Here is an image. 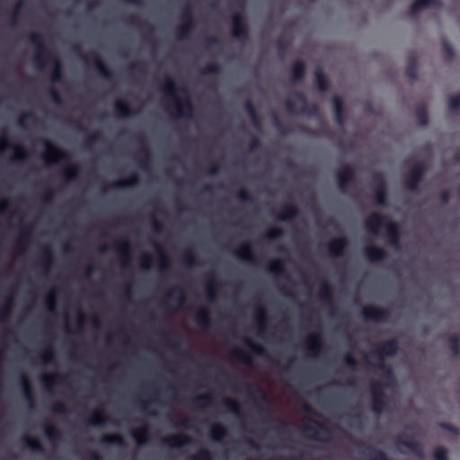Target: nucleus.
Instances as JSON below:
<instances>
[{
    "label": "nucleus",
    "mask_w": 460,
    "mask_h": 460,
    "mask_svg": "<svg viewBox=\"0 0 460 460\" xmlns=\"http://www.w3.org/2000/svg\"><path fill=\"white\" fill-rule=\"evenodd\" d=\"M221 73V66L217 62L208 63L201 70L202 75H218Z\"/></svg>",
    "instance_id": "e2e57ef3"
},
{
    "label": "nucleus",
    "mask_w": 460,
    "mask_h": 460,
    "mask_svg": "<svg viewBox=\"0 0 460 460\" xmlns=\"http://www.w3.org/2000/svg\"><path fill=\"white\" fill-rule=\"evenodd\" d=\"M6 148H13L14 150L13 157V161L24 162L28 157V152L22 146H14L5 136H3L0 137V154H2Z\"/></svg>",
    "instance_id": "2eb2a0df"
},
{
    "label": "nucleus",
    "mask_w": 460,
    "mask_h": 460,
    "mask_svg": "<svg viewBox=\"0 0 460 460\" xmlns=\"http://www.w3.org/2000/svg\"><path fill=\"white\" fill-rule=\"evenodd\" d=\"M41 261H42V267L45 270L49 269L50 265L54 262V252L50 246H44L41 249Z\"/></svg>",
    "instance_id": "37998d69"
},
{
    "label": "nucleus",
    "mask_w": 460,
    "mask_h": 460,
    "mask_svg": "<svg viewBox=\"0 0 460 460\" xmlns=\"http://www.w3.org/2000/svg\"><path fill=\"white\" fill-rule=\"evenodd\" d=\"M93 59V66L102 77L109 81H113L114 73L107 66V65L94 53Z\"/></svg>",
    "instance_id": "c85d7f7f"
},
{
    "label": "nucleus",
    "mask_w": 460,
    "mask_h": 460,
    "mask_svg": "<svg viewBox=\"0 0 460 460\" xmlns=\"http://www.w3.org/2000/svg\"><path fill=\"white\" fill-rule=\"evenodd\" d=\"M332 103L335 121L339 126L343 127L346 121V111L343 100L340 96H334Z\"/></svg>",
    "instance_id": "393cba45"
},
{
    "label": "nucleus",
    "mask_w": 460,
    "mask_h": 460,
    "mask_svg": "<svg viewBox=\"0 0 460 460\" xmlns=\"http://www.w3.org/2000/svg\"><path fill=\"white\" fill-rule=\"evenodd\" d=\"M28 40L36 48L37 52L33 60L37 66L41 69L49 64L53 68L50 75L51 82H61L63 78L62 63L58 57L49 51L43 35L39 32H31L28 35Z\"/></svg>",
    "instance_id": "f257e3e1"
},
{
    "label": "nucleus",
    "mask_w": 460,
    "mask_h": 460,
    "mask_svg": "<svg viewBox=\"0 0 460 460\" xmlns=\"http://www.w3.org/2000/svg\"><path fill=\"white\" fill-rule=\"evenodd\" d=\"M397 447H404L408 448L413 455L419 458H423V447L421 444L413 438H407L405 435H399L395 438Z\"/></svg>",
    "instance_id": "4468645a"
},
{
    "label": "nucleus",
    "mask_w": 460,
    "mask_h": 460,
    "mask_svg": "<svg viewBox=\"0 0 460 460\" xmlns=\"http://www.w3.org/2000/svg\"><path fill=\"white\" fill-rule=\"evenodd\" d=\"M364 253L371 262H381L387 257L386 251L383 247L376 245L367 246L364 249Z\"/></svg>",
    "instance_id": "b1692460"
},
{
    "label": "nucleus",
    "mask_w": 460,
    "mask_h": 460,
    "mask_svg": "<svg viewBox=\"0 0 460 460\" xmlns=\"http://www.w3.org/2000/svg\"><path fill=\"white\" fill-rule=\"evenodd\" d=\"M214 402V396L212 394H205L199 395L193 401V406L197 409H202L206 407H209Z\"/></svg>",
    "instance_id": "ea45409f"
},
{
    "label": "nucleus",
    "mask_w": 460,
    "mask_h": 460,
    "mask_svg": "<svg viewBox=\"0 0 460 460\" xmlns=\"http://www.w3.org/2000/svg\"><path fill=\"white\" fill-rule=\"evenodd\" d=\"M339 189L345 192L349 186L356 181L355 168L349 164H343L336 172Z\"/></svg>",
    "instance_id": "1a4fd4ad"
},
{
    "label": "nucleus",
    "mask_w": 460,
    "mask_h": 460,
    "mask_svg": "<svg viewBox=\"0 0 460 460\" xmlns=\"http://www.w3.org/2000/svg\"><path fill=\"white\" fill-rule=\"evenodd\" d=\"M21 387L25 400L30 406L32 407L34 402L32 385L30 379L25 375H22L21 377Z\"/></svg>",
    "instance_id": "473e14b6"
},
{
    "label": "nucleus",
    "mask_w": 460,
    "mask_h": 460,
    "mask_svg": "<svg viewBox=\"0 0 460 460\" xmlns=\"http://www.w3.org/2000/svg\"><path fill=\"white\" fill-rule=\"evenodd\" d=\"M306 67L302 60H296L291 66V83L302 82L305 76Z\"/></svg>",
    "instance_id": "7c9ffc66"
},
{
    "label": "nucleus",
    "mask_w": 460,
    "mask_h": 460,
    "mask_svg": "<svg viewBox=\"0 0 460 460\" xmlns=\"http://www.w3.org/2000/svg\"><path fill=\"white\" fill-rule=\"evenodd\" d=\"M232 354L239 362L248 366L252 365V358L247 352L236 348L233 350Z\"/></svg>",
    "instance_id": "5fc2aeb1"
},
{
    "label": "nucleus",
    "mask_w": 460,
    "mask_h": 460,
    "mask_svg": "<svg viewBox=\"0 0 460 460\" xmlns=\"http://www.w3.org/2000/svg\"><path fill=\"white\" fill-rule=\"evenodd\" d=\"M61 379L62 376L59 374H51L42 376L40 381L45 390L50 391L52 386Z\"/></svg>",
    "instance_id": "8fccbe9b"
},
{
    "label": "nucleus",
    "mask_w": 460,
    "mask_h": 460,
    "mask_svg": "<svg viewBox=\"0 0 460 460\" xmlns=\"http://www.w3.org/2000/svg\"><path fill=\"white\" fill-rule=\"evenodd\" d=\"M41 142L47 148V153L43 155L46 163L50 164L65 162L67 160L68 157L66 152L59 148L57 145L47 139H42Z\"/></svg>",
    "instance_id": "9d476101"
},
{
    "label": "nucleus",
    "mask_w": 460,
    "mask_h": 460,
    "mask_svg": "<svg viewBox=\"0 0 460 460\" xmlns=\"http://www.w3.org/2000/svg\"><path fill=\"white\" fill-rule=\"evenodd\" d=\"M448 109L451 112L457 113L460 111V93L452 95L448 100Z\"/></svg>",
    "instance_id": "774afa93"
},
{
    "label": "nucleus",
    "mask_w": 460,
    "mask_h": 460,
    "mask_svg": "<svg viewBox=\"0 0 460 460\" xmlns=\"http://www.w3.org/2000/svg\"><path fill=\"white\" fill-rule=\"evenodd\" d=\"M322 348V336L318 332L312 333L308 337L307 349L313 353H317Z\"/></svg>",
    "instance_id": "c03bdc74"
},
{
    "label": "nucleus",
    "mask_w": 460,
    "mask_h": 460,
    "mask_svg": "<svg viewBox=\"0 0 460 460\" xmlns=\"http://www.w3.org/2000/svg\"><path fill=\"white\" fill-rule=\"evenodd\" d=\"M140 178L137 173H133L128 179L127 180H119L111 184V188L114 189H123V188H128L136 186L139 183Z\"/></svg>",
    "instance_id": "4c0bfd02"
},
{
    "label": "nucleus",
    "mask_w": 460,
    "mask_h": 460,
    "mask_svg": "<svg viewBox=\"0 0 460 460\" xmlns=\"http://www.w3.org/2000/svg\"><path fill=\"white\" fill-rule=\"evenodd\" d=\"M154 246H155V249L156 255L158 257L160 270L163 271V272L164 271H168L170 270V267H171L170 259L165 254V252L164 251V248L160 244L155 243Z\"/></svg>",
    "instance_id": "f704fd0d"
},
{
    "label": "nucleus",
    "mask_w": 460,
    "mask_h": 460,
    "mask_svg": "<svg viewBox=\"0 0 460 460\" xmlns=\"http://www.w3.org/2000/svg\"><path fill=\"white\" fill-rule=\"evenodd\" d=\"M22 442L28 448L37 451V452H43L44 447L42 443L35 438H32L31 436H24L22 437Z\"/></svg>",
    "instance_id": "de8ad7c7"
},
{
    "label": "nucleus",
    "mask_w": 460,
    "mask_h": 460,
    "mask_svg": "<svg viewBox=\"0 0 460 460\" xmlns=\"http://www.w3.org/2000/svg\"><path fill=\"white\" fill-rule=\"evenodd\" d=\"M117 114L120 117L129 118L133 116L134 111L129 107L128 103L125 101H117L114 104Z\"/></svg>",
    "instance_id": "79ce46f5"
},
{
    "label": "nucleus",
    "mask_w": 460,
    "mask_h": 460,
    "mask_svg": "<svg viewBox=\"0 0 460 460\" xmlns=\"http://www.w3.org/2000/svg\"><path fill=\"white\" fill-rule=\"evenodd\" d=\"M267 312L263 305H258L255 306V321L258 326V333L261 334L264 332L267 324Z\"/></svg>",
    "instance_id": "72a5a7b5"
},
{
    "label": "nucleus",
    "mask_w": 460,
    "mask_h": 460,
    "mask_svg": "<svg viewBox=\"0 0 460 460\" xmlns=\"http://www.w3.org/2000/svg\"><path fill=\"white\" fill-rule=\"evenodd\" d=\"M161 89L172 99L176 117H185L190 119L193 116L194 109L189 95L186 94L182 99L178 98L176 94L177 88L175 83L169 75H165L164 79L161 84ZM182 92L187 93L186 89H182Z\"/></svg>",
    "instance_id": "f03ea898"
},
{
    "label": "nucleus",
    "mask_w": 460,
    "mask_h": 460,
    "mask_svg": "<svg viewBox=\"0 0 460 460\" xmlns=\"http://www.w3.org/2000/svg\"><path fill=\"white\" fill-rule=\"evenodd\" d=\"M244 109L246 113L248 114L252 125L255 128H259L261 126V118L256 111V108L251 100H247L244 104Z\"/></svg>",
    "instance_id": "e433bc0d"
},
{
    "label": "nucleus",
    "mask_w": 460,
    "mask_h": 460,
    "mask_svg": "<svg viewBox=\"0 0 460 460\" xmlns=\"http://www.w3.org/2000/svg\"><path fill=\"white\" fill-rule=\"evenodd\" d=\"M107 420V418L101 411H95L91 418L88 419V423L93 426H102Z\"/></svg>",
    "instance_id": "0e129e2a"
},
{
    "label": "nucleus",
    "mask_w": 460,
    "mask_h": 460,
    "mask_svg": "<svg viewBox=\"0 0 460 460\" xmlns=\"http://www.w3.org/2000/svg\"><path fill=\"white\" fill-rule=\"evenodd\" d=\"M384 388L383 383L373 381L370 384L372 410L377 414L382 413L387 407V396Z\"/></svg>",
    "instance_id": "423d86ee"
},
{
    "label": "nucleus",
    "mask_w": 460,
    "mask_h": 460,
    "mask_svg": "<svg viewBox=\"0 0 460 460\" xmlns=\"http://www.w3.org/2000/svg\"><path fill=\"white\" fill-rule=\"evenodd\" d=\"M170 301H175L178 306L186 302L185 291L181 287L172 288L165 295L164 302L168 304Z\"/></svg>",
    "instance_id": "bb28decb"
},
{
    "label": "nucleus",
    "mask_w": 460,
    "mask_h": 460,
    "mask_svg": "<svg viewBox=\"0 0 460 460\" xmlns=\"http://www.w3.org/2000/svg\"><path fill=\"white\" fill-rule=\"evenodd\" d=\"M31 239V227L24 226L22 227L20 237L18 239V246L22 251L29 244Z\"/></svg>",
    "instance_id": "864d4df0"
},
{
    "label": "nucleus",
    "mask_w": 460,
    "mask_h": 460,
    "mask_svg": "<svg viewBox=\"0 0 460 460\" xmlns=\"http://www.w3.org/2000/svg\"><path fill=\"white\" fill-rule=\"evenodd\" d=\"M40 360L44 364L51 363L55 359V350L52 346H49L45 349L44 352L40 355Z\"/></svg>",
    "instance_id": "338daca9"
},
{
    "label": "nucleus",
    "mask_w": 460,
    "mask_h": 460,
    "mask_svg": "<svg viewBox=\"0 0 460 460\" xmlns=\"http://www.w3.org/2000/svg\"><path fill=\"white\" fill-rule=\"evenodd\" d=\"M195 323L203 330L207 331L211 326V319L208 310L202 306L196 310L194 314Z\"/></svg>",
    "instance_id": "cd10ccee"
},
{
    "label": "nucleus",
    "mask_w": 460,
    "mask_h": 460,
    "mask_svg": "<svg viewBox=\"0 0 460 460\" xmlns=\"http://www.w3.org/2000/svg\"><path fill=\"white\" fill-rule=\"evenodd\" d=\"M299 216V209L294 203L283 205L279 211L276 213V217L281 221H289Z\"/></svg>",
    "instance_id": "5701e85b"
},
{
    "label": "nucleus",
    "mask_w": 460,
    "mask_h": 460,
    "mask_svg": "<svg viewBox=\"0 0 460 460\" xmlns=\"http://www.w3.org/2000/svg\"><path fill=\"white\" fill-rule=\"evenodd\" d=\"M63 177L66 181H75L79 174V167L76 164H72L62 172Z\"/></svg>",
    "instance_id": "4d7b16f0"
},
{
    "label": "nucleus",
    "mask_w": 460,
    "mask_h": 460,
    "mask_svg": "<svg viewBox=\"0 0 460 460\" xmlns=\"http://www.w3.org/2000/svg\"><path fill=\"white\" fill-rule=\"evenodd\" d=\"M399 350V341L397 339H390L383 342L376 350L371 351L368 355H366V358L368 356L374 357L377 359V362L385 361V357H393L397 354Z\"/></svg>",
    "instance_id": "0eeeda50"
},
{
    "label": "nucleus",
    "mask_w": 460,
    "mask_h": 460,
    "mask_svg": "<svg viewBox=\"0 0 460 460\" xmlns=\"http://www.w3.org/2000/svg\"><path fill=\"white\" fill-rule=\"evenodd\" d=\"M362 315L367 321L386 322L390 318V311L377 305L363 307Z\"/></svg>",
    "instance_id": "9b49d317"
},
{
    "label": "nucleus",
    "mask_w": 460,
    "mask_h": 460,
    "mask_svg": "<svg viewBox=\"0 0 460 460\" xmlns=\"http://www.w3.org/2000/svg\"><path fill=\"white\" fill-rule=\"evenodd\" d=\"M147 434H148V429H147V426H146V425L143 426L142 428H140L138 430H135L132 432V436L137 440V442L139 446L146 443V441L147 440Z\"/></svg>",
    "instance_id": "052dcab7"
},
{
    "label": "nucleus",
    "mask_w": 460,
    "mask_h": 460,
    "mask_svg": "<svg viewBox=\"0 0 460 460\" xmlns=\"http://www.w3.org/2000/svg\"><path fill=\"white\" fill-rule=\"evenodd\" d=\"M361 455L365 460H392L384 451L372 446H366Z\"/></svg>",
    "instance_id": "c756f323"
},
{
    "label": "nucleus",
    "mask_w": 460,
    "mask_h": 460,
    "mask_svg": "<svg viewBox=\"0 0 460 460\" xmlns=\"http://www.w3.org/2000/svg\"><path fill=\"white\" fill-rule=\"evenodd\" d=\"M135 139L140 144L139 153L142 155L139 162L140 166L142 168L147 169L150 162V151L146 146V137L143 134H137L135 136Z\"/></svg>",
    "instance_id": "a878e982"
},
{
    "label": "nucleus",
    "mask_w": 460,
    "mask_h": 460,
    "mask_svg": "<svg viewBox=\"0 0 460 460\" xmlns=\"http://www.w3.org/2000/svg\"><path fill=\"white\" fill-rule=\"evenodd\" d=\"M222 403L228 411L232 412L235 416H237V417L243 416V412H242L240 404L236 401L230 399V398H225L222 401Z\"/></svg>",
    "instance_id": "09e8293b"
},
{
    "label": "nucleus",
    "mask_w": 460,
    "mask_h": 460,
    "mask_svg": "<svg viewBox=\"0 0 460 460\" xmlns=\"http://www.w3.org/2000/svg\"><path fill=\"white\" fill-rule=\"evenodd\" d=\"M319 296L321 301L328 307L331 313L334 314L335 305L332 296V289L327 280H323L320 286Z\"/></svg>",
    "instance_id": "6ab92c4d"
},
{
    "label": "nucleus",
    "mask_w": 460,
    "mask_h": 460,
    "mask_svg": "<svg viewBox=\"0 0 460 460\" xmlns=\"http://www.w3.org/2000/svg\"><path fill=\"white\" fill-rule=\"evenodd\" d=\"M426 171L427 164L424 161L416 162L403 181L404 188L410 191L417 192Z\"/></svg>",
    "instance_id": "20e7f679"
},
{
    "label": "nucleus",
    "mask_w": 460,
    "mask_h": 460,
    "mask_svg": "<svg viewBox=\"0 0 460 460\" xmlns=\"http://www.w3.org/2000/svg\"><path fill=\"white\" fill-rule=\"evenodd\" d=\"M314 81L316 87L320 92L324 93L330 87V83L327 76L320 68L314 71Z\"/></svg>",
    "instance_id": "c9c22d12"
},
{
    "label": "nucleus",
    "mask_w": 460,
    "mask_h": 460,
    "mask_svg": "<svg viewBox=\"0 0 460 460\" xmlns=\"http://www.w3.org/2000/svg\"><path fill=\"white\" fill-rule=\"evenodd\" d=\"M194 25L182 23L176 30V36L179 40H185L191 33Z\"/></svg>",
    "instance_id": "680f3d73"
},
{
    "label": "nucleus",
    "mask_w": 460,
    "mask_h": 460,
    "mask_svg": "<svg viewBox=\"0 0 460 460\" xmlns=\"http://www.w3.org/2000/svg\"><path fill=\"white\" fill-rule=\"evenodd\" d=\"M442 50L447 61H452L455 58V49L450 42L446 39H443L442 40Z\"/></svg>",
    "instance_id": "bf43d9fd"
},
{
    "label": "nucleus",
    "mask_w": 460,
    "mask_h": 460,
    "mask_svg": "<svg viewBox=\"0 0 460 460\" xmlns=\"http://www.w3.org/2000/svg\"><path fill=\"white\" fill-rule=\"evenodd\" d=\"M181 20L183 21V23H189V24L194 25L195 19H194L191 6L190 4H186L184 6L182 13H181Z\"/></svg>",
    "instance_id": "69168bd1"
},
{
    "label": "nucleus",
    "mask_w": 460,
    "mask_h": 460,
    "mask_svg": "<svg viewBox=\"0 0 460 460\" xmlns=\"http://www.w3.org/2000/svg\"><path fill=\"white\" fill-rule=\"evenodd\" d=\"M235 255L243 260L251 262L255 261V255L252 244L250 242H245L234 252Z\"/></svg>",
    "instance_id": "2f4dec72"
},
{
    "label": "nucleus",
    "mask_w": 460,
    "mask_h": 460,
    "mask_svg": "<svg viewBox=\"0 0 460 460\" xmlns=\"http://www.w3.org/2000/svg\"><path fill=\"white\" fill-rule=\"evenodd\" d=\"M267 270L270 272H271L275 275H278V276L286 274L285 263H284V261L281 259H276V260L270 261L267 266Z\"/></svg>",
    "instance_id": "49530a36"
},
{
    "label": "nucleus",
    "mask_w": 460,
    "mask_h": 460,
    "mask_svg": "<svg viewBox=\"0 0 460 460\" xmlns=\"http://www.w3.org/2000/svg\"><path fill=\"white\" fill-rule=\"evenodd\" d=\"M114 247L120 255L121 265L127 268L131 260V243L128 239H122L114 243Z\"/></svg>",
    "instance_id": "a211bd4d"
},
{
    "label": "nucleus",
    "mask_w": 460,
    "mask_h": 460,
    "mask_svg": "<svg viewBox=\"0 0 460 460\" xmlns=\"http://www.w3.org/2000/svg\"><path fill=\"white\" fill-rule=\"evenodd\" d=\"M44 433L53 442L58 440L61 437L59 429L54 425H46L44 427Z\"/></svg>",
    "instance_id": "13d9d810"
},
{
    "label": "nucleus",
    "mask_w": 460,
    "mask_h": 460,
    "mask_svg": "<svg viewBox=\"0 0 460 460\" xmlns=\"http://www.w3.org/2000/svg\"><path fill=\"white\" fill-rule=\"evenodd\" d=\"M375 367L382 371V377L385 381L383 385L384 387H394L396 385V376L393 368L385 364V361L376 362Z\"/></svg>",
    "instance_id": "aec40b11"
},
{
    "label": "nucleus",
    "mask_w": 460,
    "mask_h": 460,
    "mask_svg": "<svg viewBox=\"0 0 460 460\" xmlns=\"http://www.w3.org/2000/svg\"><path fill=\"white\" fill-rule=\"evenodd\" d=\"M231 34L234 39L246 42L250 40V31L243 13H234L232 17Z\"/></svg>",
    "instance_id": "39448f33"
},
{
    "label": "nucleus",
    "mask_w": 460,
    "mask_h": 460,
    "mask_svg": "<svg viewBox=\"0 0 460 460\" xmlns=\"http://www.w3.org/2000/svg\"><path fill=\"white\" fill-rule=\"evenodd\" d=\"M243 342L255 355L265 356L267 354L265 348L255 343L252 339L246 337L243 339Z\"/></svg>",
    "instance_id": "603ef678"
},
{
    "label": "nucleus",
    "mask_w": 460,
    "mask_h": 460,
    "mask_svg": "<svg viewBox=\"0 0 460 460\" xmlns=\"http://www.w3.org/2000/svg\"><path fill=\"white\" fill-rule=\"evenodd\" d=\"M373 199L378 206H385L387 204L388 189L384 175L380 172L375 173Z\"/></svg>",
    "instance_id": "6e6552de"
},
{
    "label": "nucleus",
    "mask_w": 460,
    "mask_h": 460,
    "mask_svg": "<svg viewBox=\"0 0 460 460\" xmlns=\"http://www.w3.org/2000/svg\"><path fill=\"white\" fill-rule=\"evenodd\" d=\"M449 349L455 357L460 356V334L454 333L448 338Z\"/></svg>",
    "instance_id": "3c124183"
},
{
    "label": "nucleus",
    "mask_w": 460,
    "mask_h": 460,
    "mask_svg": "<svg viewBox=\"0 0 460 460\" xmlns=\"http://www.w3.org/2000/svg\"><path fill=\"white\" fill-rule=\"evenodd\" d=\"M390 219L380 213H372L364 221V226L367 231L372 234H378L380 228H385V224Z\"/></svg>",
    "instance_id": "f8f14e48"
},
{
    "label": "nucleus",
    "mask_w": 460,
    "mask_h": 460,
    "mask_svg": "<svg viewBox=\"0 0 460 460\" xmlns=\"http://www.w3.org/2000/svg\"><path fill=\"white\" fill-rule=\"evenodd\" d=\"M405 75L412 82L418 78V61L413 56L408 58Z\"/></svg>",
    "instance_id": "58836bf2"
},
{
    "label": "nucleus",
    "mask_w": 460,
    "mask_h": 460,
    "mask_svg": "<svg viewBox=\"0 0 460 460\" xmlns=\"http://www.w3.org/2000/svg\"><path fill=\"white\" fill-rule=\"evenodd\" d=\"M163 444L170 447H182L192 442L191 438L186 434H177L164 437L162 439Z\"/></svg>",
    "instance_id": "412c9836"
},
{
    "label": "nucleus",
    "mask_w": 460,
    "mask_h": 460,
    "mask_svg": "<svg viewBox=\"0 0 460 460\" xmlns=\"http://www.w3.org/2000/svg\"><path fill=\"white\" fill-rule=\"evenodd\" d=\"M385 230L388 244L395 248L399 247L401 240V230L399 225L390 219L386 222Z\"/></svg>",
    "instance_id": "dca6fc26"
},
{
    "label": "nucleus",
    "mask_w": 460,
    "mask_h": 460,
    "mask_svg": "<svg viewBox=\"0 0 460 460\" xmlns=\"http://www.w3.org/2000/svg\"><path fill=\"white\" fill-rule=\"evenodd\" d=\"M311 425H306L304 427V431L308 436H310L313 439L321 441L323 438H321V434L329 437L331 435V429L327 425L322 423L316 420H310Z\"/></svg>",
    "instance_id": "ddd939ff"
},
{
    "label": "nucleus",
    "mask_w": 460,
    "mask_h": 460,
    "mask_svg": "<svg viewBox=\"0 0 460 460\" xmlns=\"http://www.w3.org/2000/svg\"><path fill=\"white\" fill-rule=\"evenodd\" d=\"M209 435L213 440L219 442L226 437L227 430L222 424L216 423L211 426Z\"/></svg>",
    "instance_id": "a19ab883"
},
{
    "label": "nucleus",
    "mask_w": 460,
    "mask_h": 460,
    "mask_svg": "<svg viewBox=\"0 0 460 460\" xmlns=\"http://www.w3.org/2000/svg\"><path fill=\"white\" fill-rule=\"evenodd\" d=\"M349 244L346 236H340L332 239L327 243V249L331 255L335 257L342 256Z\"/></svg>",
    "instance_id": "f3484780"
},
{
    "label": "nucleus",
    "mask_w": 460,
    "mask_h": 460,
    "mask_svg": "<svg viewBox=\"0 0 460 460\" xmlns=\"http://www.w3.org/2000/svg\"><path fill=\"white\" fill-rule=\"evenodd\" d=\"M442 6L440 0H414L410 6L411 15H416L426 8H439Z\"/></svg>",
    "instance_id": "4be33fe9"
},
{
    "label": "nucleus",
    "mask_w": 460,
    "mask_h": 460,
    "mask_svg": "<svg viewBox=\"0 0 460 460\" xmlns=\"http://www.w3.org/2000/svg\"><path fill=\"white\" fill-rule=\"evenodd\" d=\"M101 441L107 445H117L120 447L126 445L124 438L119 434H105L102 437Z\"/></svg>",
    "instance_id": "a18cd8bd"
},
{
    "label": "nucleus",
    "mask_w": 460,
    "mask_h": 460,
    "mask_svg": "<svg viewBox=\"0 0 460 460\" xmlns=\"http://www.w3.org/2000/svg\"><path fill=\"white\" fill-rule=\"evenodd\" d=\"M296 100L300 103V109L297 110L296 103L293 100L288 99L286 101V107L291 114H302L309 117H317L319 115V107L316 103H310L307 101L306 95L302 92H296L294 93Z\"/></svg>",
    "instance_id": "7ed1b4c3"
},
{
    "label": "nucleus",
    "mask_w": 460,
    "mask_h": 460,
    "mask_svg": "<svg viewBox=\"0 0 460 460\" xmlns=\"http://www.w3.org/2000/svg\"><path fill=\"white\" fill-rule=\"evenodd\" d=\"M415 117L419 125L425 127L429 123V116L427 109L424 105L417 107L415 111Z\"/></svg>",
    "instance_id": "6e6d98bb"
}]
</instances>
